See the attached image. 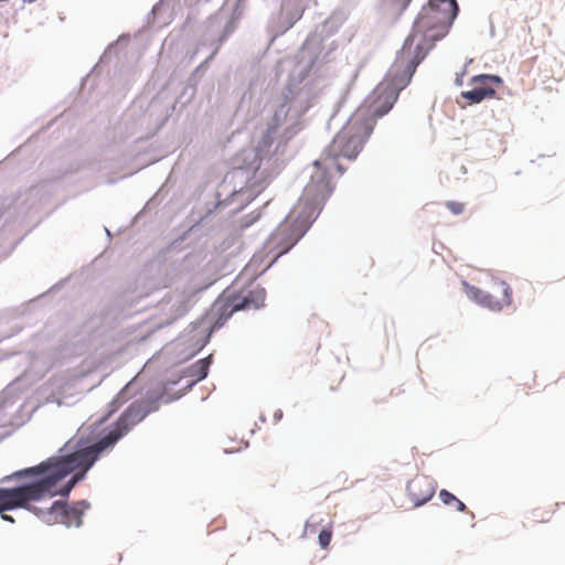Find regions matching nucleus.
Returning a JSON list of instances; mask_svg holds the SVG:
<instances>
[{
	"instance_id": "9d476101",
	"label": "nucleus",
	"mask_w": 565,
	"mask_h": 565,
	"mask_svg": "<svg viewBox=\"0 0 565 565\" xmlns=\"http://www.w3.org/2000/svg\"><path fill=\"white\" fill-rule=\"evenodd\" d=\"M436 487L433 479L427 476H417L407 484V493L415 507L428 502L435 494Z\"/></svg>"
},
{
	"instance_id": "39448f33",
	"label": "nucleus",
	"mask_w": 565,
	"mask_h": 565,
	"mask_svg": "<svg viewBox=\"0 0 565 565\" xmlns=\"http://www.w3.org/2000/svg\"><path fill=\"white\" fill-rule=\"evenodd\" d=\"M415 72L408 73L406 65H397V58L395 60L390 75L391 81H385L376 86L372 95L369 97L367 109L361 108L369 119L382 117L387 114L393 107L397 99L398 92L403 89L411 81Z\"/></svg>"
},
{
	"instance_id": "aec40b11",
	"label": "nucleus",
	"mask_w": 565,
	"mask_h": 565,
	"mask_svg": "<svg viewBox=\"0 0 565 565\" xmlns=\"http://www.w3.org/2000/svg\"><path fill=\"white\" fill-rule=\"evenodd\" d=\"M456 83H457V85H462V79L458 77V78L456 79Z\"/></svg>"
},
{
	"instance_id": "20e7f679",
	"label": "nucleus",
	"mask_w": 565,
	"mask_h": 565,
	"mask_svg": "<svg viewBox=\"0 0 565 565\" xmlns=\"http://www.w3.org/2000/svg\"><path fill=\"white\" fill-rule=\"evenodd\" d=\"M20 477L36 478V480L21 487L0 488V515L4 521L14 522L11 515L6 514L7 511L28 508L30 502L40 501L57 493L64 494L62 486L46 460L38 466L15 471L3 480Z\"/></svg>"
},
{
	"instance_id": "4468645a",
	"label": "nucleus",
	"mask_w": 565,
	"mask_h": 565,
	"mask_svg": "<svg viewBox=\"0 0 565 565\" xmlns=\"http://www.w3.org/2000/svg\"><path fill=\"white\" fill-rule=\"evenodd\" d=\"M331 539H332V525H329L319 533V536H318L319 545L322 548H327L331 542Z\"/></svg>"
},
{
	"instance_id": "6ab92c4d",
	"label": "nucleus",
	"mask_w": 565,
	"mask_h": 565,
	"mask_svg": "<svg viewBox=\"0 0 565 565\" xmlns=\"http://www.w3.org/2000/svg\"><path fill=\"white\" fill-rule=\"evenodd\" d=\"M281 417H282V412H281V411H277V412L275 413V418H276V419H280Z\"/></svg>"
},
{
	"instance_id": "f257e3e1",
	"label": "nucleus",
	"mask_w": 565,
	"mask_h": 565,
	"mask_svg": "<svg viewBox=\"0 0 565 565\" xmlns=\"http://www.w3.org/2000/svg\"><path fill=\"white\" fill-rule=\"evenodd\" d=\"M373 127L374 120L369 119L362 110H358L335 135L327 153L315 162L316 171L297 204L269 238L270 246L278 248L279 254L288 252L321 212L332 192L331 171L337 169L342 172L337 158H355Z\"/></svg>"
},
{
	"instance_id": "f3484780",
	"label": "nucleus",
	"mask_w": 565,
	"mask_h": 565,
	"mask_svg": "<svg viewBox=\"0 0 565 565\" xmlns=\"http://www.w3.org/2000/svg\"><path fill=\"white\" fill-rule=\"evenodd\" d=\"M302 13H303V9H301V8L296 9L295 12L292 13V19L290 21V24L298 21L302 17Z\"/></svg>"
},
{
	"instance_id": "a211bd4d",
	"label": "nucleus",
	"mask_w": 565,
	"mask_h": 565,
	"mask_svg": "<svg viewBox=\"0 0 565 565\" xmlns=\"http://www.w3.org/2000/svg\"><path fill=\"white\" fill-rule=\"evenodd\" d=\"M305 531L309 532V533H313L316 531V524L308 521L305 525Z\"/></svg>"
},
{
	"instance_id": "1a4fd4ad",
	"label": "nucleus",
	"mask_w": 565,
	"mask_h": 565,
	"mask_svg": "<svg viewBox=\"0 0 565 565\" xmlns=\"http://www.w3.org/2000/svg\"><path fill=\"white\" fill-rule=\"evenodd\" d=\"M502 79L497 75H477L471 78L473 88L471 90L462 92L461 97L470 102V104H478L486 98H491L495 95L494 85H500Z\"/></svg>"
},
{
	"instance_id": "0eeeda50",
	"label": "nucleus",
	"mask_w": 565,
	"mask_h": 565,
	"mask_svg": "<svg viewBox=\"0 0 565 565\" xmlns=\"http://www.w3.org/2000/svg\"><path fill=\"white\" fill-rule=\"evenodd\" d=\"M466 294L479 305L491 310H502L512 303V290L503 280H494L489 291L463 282Z\"/></svg>"
},
{
	"instance_id": "f8f14e48",
	"label": "nucleus",
	"mask_w": 565,
	"mask_h": 565,
	"mask_svg": "<svg viewBox=\"0 0 565 565\" xmlns=\"http://www.w3.org/2000/svg\"><path fill=\"white\" fill-rule=\"evenodd\" d=\"M210 358L201 359L193 363L186 372L191 377H194V382L201 381L206 377L209 366H210Z\"/></svg>"
},
{
	"instance_id": "2eb2a0df",
	"label": "nucleus",
	"mask_w": 565,
	"mask_h": 565,
	"mask_svg": "<svg viewBox=\"0 0 565 565\" xmlns=\"http://www.w3.org/2000/svg\"><path fill=\"white\" fill-rule=\"evenodd\" d=\"M412 0H386V3L396 13L403 12Z\"/></svg>"
},
{
	"instance_id": "423d86ee",
	"label": "nucleus",
	"mask_w": 565,
	"mask_h": 565,
	"mask_svg": "<svg viewBox=\"0 0 565 565\" xmlns=\"http://www.w3.org/2000/svg\"><path fill=\"white\" fill-rule=\"evenodd\" d=\"M55 495L66 497L67 494L57 493L54 494V497ZM46 499H51V497H46ZM36 502L38 501L30 502V505L25 509L39 515L47 524L60 523L66 526H79L82 524V516L85 510L89 508V504L84 500L78 501L73 505H67L64 502L55 501L51 507L45 509L34 505ZM39 502H41V500Z\"/></svg>"
},
{
	"instance_id": "dca6fc26",
	"label": "nucleus",
	"mask_w": 565,
	"mask_h": 565,
	"mask_svg": "<svg viewBox=\"0 0 565 565\" xmlns=\"http://www.w3.org/2000/svg\"><path fill=\"white\" fill-rule=\"evenodd\" d=\"M446 207L455 215H460L465 212V203L458 201H447Z\"/></svg>"
},
{
	"instance_id": "6e6552de",
	"label": "nucleus",
	"mask_w": 565,
	"mask_h": 565,
	"mask_svg": "<svg viewBox=\"0 0 565 565\" xmlns=\"http://www.w3.org/2000/svg\"><path fill=\"white\" fill-rule=\"evenodd\" d=\"M266 291L264 288L256 286L253 289L228 297L223 306V313L228 310V316L242 309H258L264 306Z\"/></svg>"
},
{
	"instance_id": "ddd939ff",
	"label": "nucleus",
	"mask_w": 565,
	"mask_h": 565,
	"mask_svg": "<svg viewBox=\"0 0 565 565\" xmlns=\"http://www.w3.org/2000/svg\"><path fill=\"white\" fill-rule=\"evenodd\" d=\"M439 498L445 505L454 507L458 512H465L467 510L462 501L445 489L440 490Z\"/></svg>"
},
{
	"instance_id": "9b49d317",
	"label": "nucleus",
	"mask_w": 565,
	"mask_h": 565,
	"mask_svg": "<svg viewBox=\"0 0 565 565\" xmlns=\"http://www.w3.org/2000/svg\"><path fill=\"white\" fill-rule=\"evenodd\" d=\"M558 503L544 502L530 511V521L533 523H546L556 512Z\"/></svg>"
},
{
	"instance_id": "7ed1b4c3",
	"label": "nucleus",
	"mask_w": 565,
	"mask_h": 565,
	"mask_svg": "<svg viewBox=\"0 0 565 565\" xmlns=\"http://www.w3.org/2000/svg\"><path fill=\"white\" fill-rule=\"evenodd\" d=\"M436 1L429 0L420 10L411 34L397 55V65H406L408 73L415 72L435 42L448 33L458 14L457 2L444 1L441 7Z\"/></svg>"
},
{
	"instance_id": "f03ea898",
	"label": "nucleus",
	"mask_w": 565,
	"mask_h": 565,
	"mask_svg": "<svg viewBox=\"0 0 565 565\" xmlns=\"http://www.w3.org/2000/svg\"><path fill=\"white\" fill-rule=\"evenodd\" d=\"M146 416V412L140 404H131L115 423L114 428L94 445L84 447L67 456L52 457L46 461L58 482L65 477L74 473L73 477L64 484L63 493L67 494L74 486L84 478L85 473L99 458L100 454L113 447L124 435H126L136 424L141 422Z\"/></svg>"
}]
</instances>
